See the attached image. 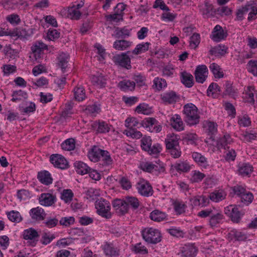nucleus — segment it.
I'll list each match as a JSON object with an SVG mask.
<instances>
[{"instance_id": "obj_1", "label": "nucleus", "mask_w": 257, "mask_h": 257, "mask_svg": "<svg viewBox=\"0 0 257 257\" xmlns=\"http://www.w3.org/2000/svg\"><path fill=\"white\" fill-rule=\"evenodd\" d=\"M184 119L190 125H195L199 123L200 115L197 107L193 103H189L183 106Z\"/></svg>"}, {"instance_id": "obj_2", "label": "nucleus", "mask_w": 257, "mask_h": 257, "mask_svg": "<svg viewBox=\"0 0 257 257\" xmlns=\"http://www.w3.org/2000/svg\"><path fill=\"white\" fill-rule=\"evenodd\" d=\"M95 207L96 213L99 216L106 219H110L111 217V205L108 200L103 198L98 199L95 202Z\"/></svg>"}, {"instance_id": "obj_3", "label": "nucleus", "mask_w": 257, "mask_h": 257, "mask_svg": "<svg viewBox=\"0 0 257 257\" xmlns=\"http://www.w3.org/2000/svg\"><path fill=\"white\" fill-rule=\"evenodd\" d=\"M143 238L150 243L156 244L161 241V234L158 229L147 228L142 232Z\"/></svg>"}, {"instance_id": "obj_4", "label": "nucleus", "mask_w": 257, "mask_h": 257, "mask_svg": "<svg viewBox=\"0 0 257 257\" xmlns=\"http://www.w3.org/2000/svg\"><path fill=\"white\" fill-rule=\"evenodd\" d=\"M131 51H128L126 53H122L120 54H116L113 56L112 60L117 65H119L127 69L132 68L131 64Z\"/></svg>"}, {"instance_id": "obj_5", "label": "nucleus", "mask_w": 257, "mask_h": 257, "mask_svg": "<svg viewBox=\"0 0 257 257\" xmlns=\"http://www.w3.org/2000/svg\"><path fill=\"white\" fill-rule=\"evenodd\" d=\"M224 213L230 218L231 220L235 223L240 222L244 212L239 210L236 205H230L224 208Z\"/></svg>"}, {"instance_id": "obj_6", "label": "nucleus", "mask_w": 257, "mask_h": 257, "mask_svg": "<svg viewBox=\"0 0 257 257\" xmlns=\"http://www.w3.org/2000/svg\"><path fill=\"white\" fill-rule=\"evenodd\" d=\"M161 102L165 105L174 104L180 100V95L173 90H169L160 94Z\"/></svg>"}, {"instance_id": "obj_7", "label": "nucleus", "mask_w": 257, "mask_h": 257, "mask_svg": "<svg viewBox=\"0 0 257 257\" xmlns=\"http://www.w3.org/2000/svg\"><path fill=\"white\" fill-rule=\"evenodd\" d=\"M158 162L159 163L156 162L155 163L150 162H142L140 164L141 169L148 173L163 172L165 171L163 164L160 160Z\"/></svg>"}, {"instance_id": "obj_8", "label": "nucleus", "mask_w": 257, "mask_h": 257, "mask_svg": "<svg viewBox=\"0 0 257 257\" xmlns=\"http://www.w3.org/2000/svg\"><path fill=\"white\" fill-rule=\"evenodd\" d=\"M136 188L139 193L145 197H149L153 195V190L149 182L143 180L136 184Z\"/></svg>"}, {"instance_id": "obj_9", "label": "nucleus", "mask_w": 257, "mask_h": 257, "mask_svg": "<svg viewBox=\"0 0 257 257\" xmlns=\"http://www.w3.org/2000/svg\"><path fill=\"white\" fill-rule=\"evenodd\" d=\"M50 161L55 167L59 169H66L69 167L68 162L61 155L52 154L50 157Z\"/></svg>"}, {"instance_id": "obj_10", "label": "nucleus", "mask_w": 257, "mask_h": 257, "mask_svg": "<svg viewBox=\"0 0 257 257\" xmlns=\"http://www.w3.org/2000/svg\"><path fill=\"white\" fill-rule=\"evenodd\" d=\"M111 126V125L102 120L94 121L91 124L92 129L95 131L96 134L107 133L110 131Z\"/></svg>"}, {"instance_id": "obj_11", "label": "nucleus", "mask_w": 257, "mask_h": 257, "mask_svg": "<svg viewBox=\"0 0 257 257\" xmlns=\"http://www.w3.org/2000/svg\"><path fill=\"white\" fill-rule=\"evenodd\" d=\"M112 205L116 213L119 216L123 215L128 211L129 207L127 206L124 198L123 199L117 198L113 200Z\"/></svg>"}, {"instance_id": "obj_12", "label": "nucleus", "mask_w": 257, "mask_h": 257, "mask_svg": "<svg viewBox=\"0 0 257 257\" xmlns=\"http://www.w3.org/2000/svg\"><path fill=\"white\" fill-rule=\"evenodd\" d=\"M224 218L221 212L214 209L209 219V225L212 228H217L222 222Z\"/></svg>"}, {"instance_id": "obj_13", "label": "nucleus", "mask_w": 257, "mask_h": 257, "mask_svg": "<svg viewBox=\"0 0 257 257\" xmlns=\"http://www.w3.org/2000/svg\"><path fill=\"white\" fill-rule=\"evenodd\" d=\"M93 85L98 88L105 87L107 81V76L103 73L97 72L91 78Z\"/></svg>"}, {"instance_id": "obj_14", "label": "nucleus", "mask_w": 257, "mask_h": 257, "mask_svg": "<svg viewBox=\"0 0 257 257\" xmlns=\"http://www.w3.org/2000/svg\"><path fill=\"white\" fill-rule=\"evenodd\" d=\"M57 198L55 195L51 193H42L39 198V203L44 206H53L56 202Z\"/></svg>"}, {"instance_id": "obj_15", "label": "nucleus", "mask_w": 257, "mask_h": 257, "mask_svg": "<svg viewBox=\"0 0 257 257\" xmlns=\"http://www.w3.org/2000/svg\"><path fill=\"white\" fill-rule=\"evenodd\" d=\"M227 36V33L225 32L220 25H216L214 28L210 38L214 41L219 42L225 39Z\"/></svg>"}, {"instance_id": "obj_16", "label": "nucleus", "mask_w": 257, "mask_h": 257, "mask_svg": "<svg viewBox=\"0 0 257 257\" xmlns=\"http://www.w3.org/2000/svg\"><path fill=\"white\" fill-rule=\"evenodd\" d=\"M208 74V68L205 65H198L195 71V77L196 82L203 83L206 80Z\"/></svg>"}, {"instance_id": "obj_17", "label": "nucleus", "mask_w": 257, "mask_h": 257, "mask_svg": "<svg viewBox=\"0 0 257 257\" xmlns=\"http://www.w3.org/2000/svg\"><path fill=\"white\" fill-rule=\"evenodd\" d=\"M29 214L33 221L39 222L44 220L46 216L44 210L40 207L32 208L30 210Z\"/></svg>"}, {"instance_id": "obj_18", "label": "nucleus", "mask_w": 257, "mask_h": 257, "mask_svg": "<svg viewBox=\"0 0 257 257\" xmlns=\"http://www.w3.org/2000/svg\"><path fill=\"white\" fill-rule=\"evenodd\" d=\"M217 126L216 122L209 120H205L203 122V127L205 132L210 136V139L212 140H214L213 137L217 133Z\"/></svg>"}, {"instance_id": "obj_19", "label": "nucleus", "mask_w": 257, "mask_h": 257, "mask_svg": "<svg viewBox=\"0 0 257 257\" xmlns=\"http://www.w3.org/2000/svg\"><path fill=\"white\" fill-rule=\"evenodd\" d=\"M232 142L231 136L228 134H225L223 137L219 138L216 141V147L217 150H220L224 149V150L229 149L228 145Z\"/></svg>"}, {"instance_id": "obj_20", "label": "nucleus", "mask_w": 257, "mask_h": 257, "mask_svg": "<svg viewBox=\"0 0 257 257\" xmlns=\"http://www.w3.org/2000/svg\"><path fill=\"white\" fill-rule=\"evenodd\" d=\"M69 58V55L67 53L62 52L58 54L56 59L57 64L61 69L63 72L66 71Z\"/></svg>"}, {"instance_id": "obj_21", "label": "nucleus", "mask_w": 257, "mask_h": 257, "mask_svg": "<svg viewBox=\"0 0 257 257\" xmlns=\"http://www.w3.org/2000/svg\"><path fill=\"white\" fill-rule=\"evenodd\" d=\"M223 95H228L234 98L237 96L238 91L237 88L233 85V82L230 81H226L224 84Z\"/></svg>"}, {"instance_id": "obj_22", "label": "nucleus", "mask_w": 257, "mask_h": 257, "mask_svg": "<svg viewBox=\"0 0 257 257\" xmlns=\"http://www.w3.org/2000/svg\"><path fill=\"white\" fill-rule=\"evenodd\" d=\"M37 179L42 184L49 185L53 182V178L49 171L42 170L38 173Z\"/></svg>"}, {"instance_id": "obj_23", "label": "nucleus", "mask_w": 257, "mask_h": 257, "mask_svg": "<svg viewBox=\"0 0 257 257\" xmlns=\"http://www.w3.org/2000/svg\"><path fill=\"white\" fill-rule=\"evenodd\" d=\"M149 217L154 221L160 222L167 220L168 215L164 212L155 209L150 213Z\"/></svg>"}, {"instance_id": "obj_24", "label": "nucleus", "mask_w": 257, "mask_h": 257, "mask_svg": "<svg viewBox=\"0 0 257 257\" xmlns=\"http://www.w3.org/2000/svg\"><path fill=\"white\" fill-rule=\"evenodd\" d=\"M102 150L98 147L94 146L88 151L87 156L91 161L97 162L100 160Z\"/></svg>"}, {"instance_id": "obj_25", "label": "nucleus", "mask_w": 257, "mask_h": 257, "mask_svg": "<svg viewBox=\"0 0 257 257\" xmlns=\"http://www.w3.org/2000/svg\"><path fill=\"white\" fill-rule=\"evenodd\" d=\"M190 202L194 206L205 207L209 203V196L206 197L204 195L197 196L190 199Z\"/></svg>"}, {"instance_id": "obj_26", "label": "nucleus", "mask_w": 257, "mask_h": 257, "mask_svg": "<svg viewBox=\"0 0 257 257\" xmlns=\"http://www.w3.org/2000/svg\"><path fill=\"white\" fill-rule=\"evenodd\" d=\"M228 238L230 240L234 239L236 241H245L247 238V235L243 232L239 230L233 229L230 231L228 234Z\"/></svg>"}, {"instance_id": "obj_27", "label": "nucleus", "mask_w": 257, "mask_h": 257, "mask_svg": "<svg viewBox=\"0 0 257 257\" xmlns=\"http://www.w3.org/2000/svg\"><path fill=\"white\" fill-rule=\"evenodd\" d=\"M23 235L24 239L33 240V242H35V244L36 242L38 240L39 237L38 232L33 228H29L24 230Z\"/></svg>"}, {"instance_id": "obj_28", "label": "nucleus", "mask_w": 257, "mask_h": 257, "mask_svg": "<svg viewBox=\"0 0 257 257\" xmlns=\"http://www.w3.org/2000/svg\"><path fill=\"white\" fill-rule=\"evenodd\" d=\"M238 167L239 174L243 177L249 176L253 170V168L251 164L246 163H240L238 165Z\"/></svg>"}, {"instance_id": "obj_29", "label": "nucleus", "mask_w": 257, "mask_h": 257, "mask_svg": "<svg viewBox=\"0 0 257 257\" xmlns=\"http://www.w3.org/2000/svg\"><path fill=\"white\" fill-rule=\"evenodd\" d=\"M227 50L228 48L225 45H218L211 47L209 51V53L210 55L216 57L222 56L227 53Z\"/></svg>"}, {"instance_id": "obj_30", "label": "nucleus", "mask_w": 257, "mask_h": 257, "mask_svg": "<svg viewBox=\"0 0 257 257\" xmlns=\"http://www.w3.org/2000/svg\"><path fill=\"white\" fill-rule=\"evenodd\" d=\"M197 248L192 244H185L182 249V257H194L196 255Z\"/></svg>"}, {"instance_id": "obj_31", "label": "nucleus", "mask_w": 257, "mask_h": 257, "mask_svg": "<svg viewBox=\"0 0 257 257\" xmlns=\"http://www.w3.org/2000/svg\"><path fill=\"white\" fill-rule=\"evenodd\" d=\"M102 248L106 256L117 257L119 255L118 250L115 248L112 243L106 242Z\"/></svg>"}, {"instance_id": "obj_32", "label": "nucleus", "mask_w": 257, "mask_h": 257, "mask_svg": "<svg viewBox=\"0 0 257 257\" xmlns=\"http://www.w3.org/2000/svg\"><path fill=\"white\" fill-rule=\"evenodd\" d=\"M226 196V193L223 190H215L210 193L209 198L215 202H218L224 200Z\"/></svg>"}, {"instance_id": "obj_33", "label": "nucleus", "mask_w": 257, "mask_h": 257, "mask_svg": "<svg viewBox=\"0 0 257 257\" xmlns=\"http://www.w3.org/2000/svg\"><path fill=\"white\" fill-rule=\"evenodd\" d=\"M131 29L126 27L123 28L117 27L115 28L113 36L117 39H125L131 35Z\"/></svg>"}, {"instance_id": "obj_34", "label": "nucleus", "mask_w": 257, "mask_h": 257, "mask_svg": "<svg viewBox=\"0 0 257 257\" xmlns=\"http://www.w3.org/2000/svg\"><path fill=\"white\" fill-rule=\"evenodd\" d=\"M181 82L186 87H191L193 84V77L190 73L183 71L180 73Z\"/></svg>"}, {"instance_id": "obj_35", "label": "nucleus", "mask_w": 257, "mask_h": 257, "mask_svg": "<svg viewBox=\"0 0 257 257\" xmlns=\"http://www.w3.org/2000/svg\"><path fill=\"white\" fill-rule=\"evenodd\" d=\"M172 126L178 131H181L184 130V123L181 116L178 114H175L170 119Z\"/></svg>"}, {"instance_id": "obj_36", "label": "nucleus", "mask_w": 257, "mask_h": 257, "mask_svg": "<svg viewBox=\"0 0 257 257\" xmlns=\"http://www.w3.org/2000/svg\"><path fill=\"white\" fill-rule=\"evenodd\" d=\"M192 157L193 160L199 166L206 168L208 166L207 159L202 155L201 153L198 152H193Z\"/></svg>"}, {"instance_id": "obj_37", "label": "nucleus", "mask_w": 257, "mask_h": 257, "mask_svg": "<svg viewBox=\"0 0 257 257\" xmlns=\"http://www.w3.org/2000/svg\"><path fill=\"white\" fill-rule=\"evenodd\" d=\"M74 166L76 172L81 175L88 174L90 168L85 163L81 161H76Z\"/></svg>"}, {"instance_id": "obj_38", "label": "nucleus", "mask_w": 257, "mask_h": 257, "mask_svg": "<svg viewBox=\"0 0 257 257\" xmlns=\"http://www.w3.org/2000/svg\"><path fill=\"white\" fill-rule=\"evenodd\" d=\"M178 172H187L191 169V167L187 161L179 160L173 166Z\"/></svg>"}, {"instance_id": "obj_39", "label": "nucleus", "mask_w": 257, "mask_h": 257, "mask_svg": "<svg viewBox=\"0 0 257 257\" xmlns=\"http://www.w3.org/2000/svg\"><path fill=\"white\" fill-rule=\"evenodd\" d=\"M132 42L125 40H117L113 44V47L118 51H123L130 47Z\"/></svg>"}, {"instance_id": "obj_40", "label": "nucleus", "mask_w": 257, "mask_h": 257, "mask_svg": "<svg viewBox=\"0 0 257 257\" xmlns=\"http://www.w3.org/2000/svg\"><path fill=\"white\" fill-rule=\"evenodd\" d=\"M165 144L167 149L176 148V147L179 146V138L177 136L175 135H168L165 139Z\"/></svg>"}, {"instance_id": "obj_41", "label": "nucleus", "mask_w": 257, "mask_h": 257, "mask_svg": "<svg viewBox=\"0 0 257 257\" xmlns=\"http://www.w3.org/2000/svg\"><path fill=\"white\" fill-rule=\"evenodd\" d=\"M12 98L11 100L13 102H19L23 99H25L28 98V94L26 92L22 90H19L16 91H14L12 94Z\"/></svg>"}, {"instance_id": "obj_42", "label": "nucleus", "mask_w": 257, "mask_h": 257, "mask_svg": "<svg viewBox=\"0 0 257 257\" xmlns=\"http://www.w3.org/2000/svg\"><path fill=\"white\" fill-rule=\"evenodd\" d=\"M118 86L122 91H132L135 89L136 84L132 81L123 80L119 82Z\"/></svg>"}, {"instance_id": "obj_43", "label": "nucleus", "mask_w": 257, "mask_h": 257, "mask_svg": "<svg viewBox=\"0 0 257 257\" xmlns=\"http://www.w3.org/2000/svg\"><path fill=\"white\" fill-rule=\"evenodd\" d=\"M67 17L72 20H78L80 19L82 13L78 10L71 6L67 8Z\"/></svg>"}, {"instance_id": "obj_44", "label": "nucleus", "mask_w": 257, "mask_h": 257, "mask_svg": "<svg viewBox=\"0 0 257 257\" xmlns=\"http://www.w3.org/2000/svg\"><path fill=\"white\" fill-rule=\"evenodd\" d=\"M174 209L177 214H181L185 212L187 205L182 201L176 200L173 203Z\"/></svg>"}, {"instance_id": "obj_45", "label": "nucleus", "mask_w": 257, "mask_h": 257, "mask_svg": "<svg viewBox=\"0 0 257 257\" xmlns=\"http://www.w3.org/2000/svg\"><path fill=\"white\" fill-rule=\"evenodd\" d=\"M73 92L75 99L78 101L83 100L86 97L85 89L81 86L75 87Z\"/></svg>"}, {"instance_id": "obj_46", "label": "nucleus", "mask_w": 257, "mask_h": 257, "mask_svg": "<svg viewBox=\"0 0 257 257\" xmlns=\"http://www.w3.org/2000/svg\"><path fill=\"white\" fill-rule=\"evenodd\" d=\"M156 122L157 120L155 118L148 117L142 120L141 122V125L147 128L148 131L152 132L154 124H157Z\"/></svg>"}, {"instance_id": "obj_47", "label": "nucleus", "mask_w": 257, "mask_h": 257, "mask_svg": "<svg viewBox=\"0 0 257 257\" xmlns=\"http://www.w3.org/2000/svg\"><path fill=\"white\" fill-rule=\"evenodd\" d=\"M6 214L9 219L12 222L19 223L23 220L21 214L17 211L12 210L7 212Z\"/></svg>"}, {"instance_id": "obj_48", "label": "nucleus", "mask_w": 257, "mask_h": 257, "mask_svg": "<svg viewBox=\"0 0 257 257\" xmlns=\"http://www.w3.org/2000/svg\"><path fill=\"white\" fill-rule=\"evenodd\" d=\"M149 42L143 43L137 45L136 47L131 51V53L134 55H138L139 54L148 51L150 45Z\"/></svg>"}, {"instance_id": "obj_49", "label": "nucleus", "mask_w": 257, "mask_h": 257, "mask_svg": "<svg viewBox=\"0 0 257 257\" xmlns=\"http://www.w3.org/2000/svg\"><path fill=\"white\" fill-rule=\"evenodd\" d=\"M126 204L129 207L130 206L133 209H138L140 206V201L136 197L133 196H127L124 198Z\"/></svg>"}, {"instance_id": "obj_50", "label": "nucleus", "mask_w": 257, "mask_h": 257, "mask_svg": "<svg viewBox=\"0 0 257 257\" xmlns=\"http://www.w3.org/2000/svg\"><path fill=\"white\" fill-rule=\"evenodd\" d=\"M246 7L248 9V12L249 11L247 18L248 20L251 21L256 19L257 18V5H246Z\"/></svg>"}, {"instance_id": "obj_51", "label": "nucleus", "mask_w": 257, "mask_h": 257, "mask_svg": "<svg viewBox=\"0 0 257 257\" xmlns=\"http://www.w3.org/2000/svg\"><path fill=\"white\" fill-rule=\"evenodd\" d=\"M209 68L215 78H221L223 77V73L221 71V68L217 64L211 63L209 66Z\"/></svg>"}, {"instance_id": "obj_52", "label": "nucleus", "mask_w": 257, "mask_h": 257, "mask_svg": "<svg viewBox=\"0 0 257 257\" xmlns=\"http://www.w3.org/2000/svg\"><path fill=\"white\" fill-rule=\"evenodd\" d=\"M61 148L65 151H72L75 148V142L72 138L68 139L61 144Z\"/></svg>"}, {"instance_id": "obj_53", "label": "nucleus", "mask_w": 257, "mask_h": 257, "mask_svg": "<svg viewBox=\"0 0 257 257\" xmlns=\"http://www.w3.org/2000/svg\"><path fill=\"white\" fill-rule=\"evenodd\" d=\"M225 151L224 153V158L227 162L234 161L235 160L236 157V153L235 151L229 148L225 150Z\"/></svg>"}, {"instance_id": "obj_54", "label": "nucleus", "mask_w": 257, "mask_h": 257, "mask_svg": "<svg viewBox=\"0 0 257 257\" xmlns=\"http://www.w3.org/2000/svg\"><path fill=\"white\" fill-rule=\"evenodd\" d=\"M167 84L166 81L162 78L155 77L153 80V87L156 88L158 90L160 91L162 88L167 87Z\"/></svg>"}, {"instance_id": "obj_55", "label": "nucleus", "mask_w": 257, "mask_h": 257, "mask_svg": "<svg viewBox=\"0 0 257 257\" xmlns=\"http://www.w3.org/2000/svg\"><path fill=\"white\" fill-rule=\"evenodd\" d=\"M205 177V175L204 173L194 170L192 171L190 181L192 183H198L201 182Z\"/></svg>"}, {"instance_id": "obj_56", "label": "nucleus", "mask_w": 257, "mask_h": 257, "mask_svg": "<svg viewBox=\"0 0 257 257\" xmlns=\"http://www.w3.org/2000/svg\"><path fill=\"white\" fill-rule=\"evenodd\" d=\"M238 124L240 126L248 127L251 124V119L249 116L245 114L242 116H238L237 117Z\"/></svg>"}, {"instance_id": "obj_57", "label": "nucleus", "mask_w": 257, "mask_h": 257, "mask_svg": "<svg viewBox=\"0 0 257 257\" xmlns=\"http://www.w3.org/2000/svg\"><path fill=\"white\" fill-rule=\"evenodd\" d=\"M58 223L59 218L58 216H55L54 217H49L44 222L45 225L49 228H51L56 226Z\"/></svg>"}, {"instance_id": "obj_58", "label": "nucleus", "mask_w": 257, "mask_h": 257, "mask_svg": "<svg viewBox=\"0 0 257 257\" xmlns=\"http://www.w3.org/2000/svg\"><path fill=\"white\" fill-rule=\"evenodd\" d=\"M221 92L220 87L216 83H212L208 87L207 93L208 96L214 97V95Z\"/></svg>"}, {"instance_id": "obj_59", "label": "nucleus", "mask_w": 257, "mask_h": 257, "mask_svg": "<svg viewBox=\"0 0 257 257\" xmlns=\"http://www.w3.org/2000/svg\"><path fill=\"white\" fill-rule=\"evenodd\" d=\"M200 12L204 17H207L212 15L213 12V6L208 3H206L200 10Z\"/></svg>"}, {"instance_id": "obj_60", "label": "nucleus", "mask_w": 257, "mask_h": 257, "mask_svg": "<svg viewBox=\"0 0 257 257\" xmlns=\"http://www.w3.org/2000/svg\"><path fill=\"white\" fill-rule=\"evenodd\" d=\"M141 141L142 149L145 151L149 150L152 143L151 137L145 136L142 138Z\"/></svg>"}, {"instance_id": "obj_61", "label": "nucleus", "mask_w": 257, "mask_h": 257, "mask_svg": "<svg viewBox=\"0 0 257 257\" xmlns=\"http://www.w3.org/2000/svg\"><path fill=\"white\" fill-rule=\"evenodd\" d=\"M100 110V107L99 105H97L95 103L91 105H88L85 108L86 112L90 115H95L98 113Z\"/></svg>"}, {"instance_id": "obj_62", "label": "nucleus", "mask_w": 257, "mask_h": 257, "mask_svg": "<svg viewBox=\"0 0 257 257\" xmlns=\"http://www.w3.org/2000/svg\"><path fill=\"white\" fill-rule=\"evenodd\" d=\"M246 68L248 71L254 76H257V60H250L248 61Z\"/></svg>"}, {"instance_id": "obj_63", "label": "nucleus", "mask_w": 257, "mask_h": 257, "mask_svg": "<svg viewBox=\"0 0 257 257\" xmlns=\"http://www.w3.org/2000/svg\"><path fill=\"white\" fill-rule=\"evenodd\" d=\"M102 153L101 158L103 162V164L106 166L111 165L113 161L110 157L109 153L106 150H102Z\"/></svg>"}, {"instance_id": "obj_64", "label": "nucleus", "mask_w": 257, "mask_h": 257, "mask_svg": "<svg viewBox=\"0 0 257 257\" xmlns=\"http://www.w3.org/2000/svg\"><path fill=\"white\" fill-rule=\"evenodd\" d=\"M200 42V36L198 33H194L190 38V46L195 49Z\"/></svg>"}]
</instances>
